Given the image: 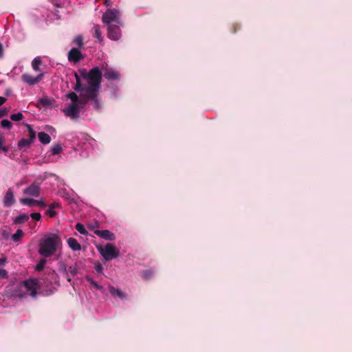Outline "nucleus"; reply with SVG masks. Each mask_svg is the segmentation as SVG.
Segmentation results:
<instances>
[{
	"label": "nucleus",
	"instance_id": "1",
	"mask_svg": "<svg viewBox=\"0 0 352 352\" xmlns=\"http://www.w3.org/2000/svg\"><path fill=\"white\" fill-rule=\"evenodd\" d=\"M76 83L74 89L80 94L78 96L74 92H69L65 97L71 100L63 112L64 115L72 120L79 118L80 111L88 101H91L93 108L99 110L101 107L98 94L101 82V72L94 67L89 72L86 69H80L75 73Z\"/></svg>",
	"mask_w": 352,
	"mask_h": 352
},
{
	"label": "nucleus",
	"instance_id": "2",
	"mask_svg": "<svg viewBox=\"0 0 352 352\" xmlns=\"http://www.w3.org/2000/svg\"><path fill=\"white\" fill-rule=\"evenodd\" d=\"M60 245V238L57 234H50L41 241L38 253L44 257H50L57 251Z\"/></svg>",
	"mask_w": 352,
	"mask_h": 352
},
{
	"label": "nucleus",
	"instance_id": "3",
	"mask_svg": "<svg viewBox=\"0 0 352 352\" xmlns=\"http://www.w3.org/2000/svg\"><path fill=\"white\" fill-rule=\"evenodd\" d=\"M36 279L30 278L20 283L19 285V292H16V296L19 298H23L28 296L34 297L37 290Z\"/></svg>",
	"mask_w": 352,
	"mask_h": 352
},
{
	"label": "nucleus",
	"instance_id": "4",
	"mask_svg": "<svg viewBox=\"0 0 352 352\" xmlns=\"http://www.w3.org/2000/svg\"><path fill=\"white\" fill-rule=\"evenodd\" d=\"M121 14L117 9H107L102 14V21L109 26L114 24H121Z\"/></svg>",
	"mask_w": 352,
	"mask_h": 352
},
{
	"label": "nucleus",
	"instance_id": "5",
	"mask_svg": "<svg viewBox=\"0 0 352 352\" xmlns=\"http://www.w3.org/2000/svg\"><path fill=\"white\" fill-rule=\"evenodd\" d=\"M100 254L104 257V260L109 261L119 256V251L111 243H107L104 247H98Z\"/></svg>",
	"mask_w": 352,
	"mask_h": 352
},
{
	"label": "nucleus",
	"instance_id": "6",
	"mask_svg": "<svg viewBox=\"0 0 352 352\" xmlns=\"http://www.w3.org/2000/svg\"><path fill=\"white\" fill-rule=\"evenodd\" d=\"M122 26L121 24H114L107 26V36L108 38L113 41H118L122 36L120 28Z\"/></svg>",
	"mask_w": 352,
	"mask_h": 352
},
{
	"label": "nucleus",
	"instance_id": "7",
	"mask_svg": "<svg viewBox=\"0 0 352 352\" xmlns=\"http://www.w3.org/2000/svg\"><path fill=\"white\" fill-rule=\"evenodd\" d=\"M96 67L97 68V67ZM98 69L100 71L101 76L103 74L104 77L108 80H119V74L116 71L109 67L107 64L103 65L102 66V69H100L98 67Z\"/></svg>",
	"mask_w": 352,
	"mask_h": 352
},
{
	"label": "nucleus",
	"instance_id": "8",
	"mask_svg": "<svg viewBox=\"0 0 352 352\" xmlns=\"http://www.w3.org/2000/svg\"><path fill=\"white\" fill-rule=\"evenodd\" d=\"M44 73L41 72L36 76H33L30 74H23L21 76L22 80L29 85H34L40 82L43 78Z\"/></svg>",
	"mask_w": 352,
	"mask_h": 352
},
{
	"label": "nucleus",
	"instance_id": "9",
	"mask_svg": "<svg viewBox=\"0 0 352 352\" xmlns=\"http://www.w3.org/2000/svg\"><path fill=\"white\" fill-rule=\"evenodd\" d=\"M41 187L38 184L33 183L23 190V193L26 195L32 197H38L40 195Z\"/></svg>",
	"mask_w": 352,
	"mask_h": 352
},
{
	"label": "nucleus",
	"instance_id": "10",
	"mask_svg": "<svg viewBox=\"0 0 352 352\" xmlns=\"http://www.w3.org/2000/svg\"><path fill=\"white\" fill-rule=\"evenodd\" d=\"M94 233L99 237L106 240L113 241L116 239L115 234L108 230H96L94 231Z\"/></svg>",
	"mask_w": 352,
	"mask_h": 352
},
{
	"label": "nucleus",
	"instance_id": "11",
	"mask_svg": "<svg viewBox=\"0 0 352 352\" xmlns=\"http://www.w3.org/2000/svg\"><path fill=\"white\" fill-rule=\"evenodd\" d=\"M82 58V54L79 50L76 48H72L68 53V59L69 61L78 63Z\"/></svg>",
	"mask_w": 352,
	"mask_h": 352
},
{
	"label": "nucleus",
	"instance_id": "12",
	"mask_svg": "<svg viewBox=\"0 0 352 352\" xmlns=\"http://www.w3.org/2000/svg\"><path fill=\"white\" fill-rule=\"evenodd\" d=\"M15 201V199H14V194H13V192L11 189H9L5 196H4V198H3V206L5 207H10L12 205L14 204Z\"/></svg>",
	"mask_w": 352,
	"mask_h": 352
},
{
	"label": "nucleus",
	"instance_id": "13",
	"mask_svg": "<svg viewBox=\"0 0 352 352\" xmlns=\"http://www.w3.org/2000/svg\"><path fill=\"white\" fill-rule=\"evenodd\" d=\"M67 243L69 248L73 251H79L81 250V245L78 241L73 237L69 238L67 240Z\"/></svg>",
	"mask_w": 352,
	"mask_h": 352
},
{
	"label": "nucleus",
	"instance_id": "14",
	"mask_svg": "<svg viewBox=\"0 0 352 352\" xmlns=\"http://www.w3.org/2000/svg\"><path fill=\"white\" fill-rule=\"evenodd\" d=\"M109 290L111 296L113 297H117L120 299H124L125 298V294L121 290L112 285H109Z\"/></svg>",
	"mask_w": 352,
	"mask_h": 352
},
{
	"label": "nucleus",
	"instance_id": "15",
	"mask_svg": "<svg viewBox=\"0 0 352 352\" xmlns=\"http://www.w3.org/2000/svg\"><path fill=\"white\" fill-rule=\"evenodd\" d=\"M38 138L39 141L43 144H49L51 141L50 136L45 132H39L38 133Z\"/></svg>",
	"mask_w": 352,
	"mask_h": 352
},
{
	"label": "nucleus",
	"instance_id": "16",
	"mask_svg": "<svg viewBox=\"0 0 352 352\" xmlns=\"http://www.w3.org/2000/svg\"><path fill=\"white\" fill-rule=\"evenodd\" d=\"M29 219V215L26 213L20 214L14 219V224H22Z\"/></svg>",
	"mask_w": 352,
	"mask_h": 352
},
{
	"label": "nucleus",
	"instance_id": "17",
	"mask_svg": "<svg viewBox=\"0 0 352 352\" xmlns=\"http://www.w3.org/2000/svg\"><path fill=\"white\" fill-rule=\"evenodd\" d=\"M20 202L25 206H32L33 205L38 204L41 201L35 200L30 198H23L20 200Z\"/></svg>",
	"mask_w": 352,
	"mask_h": 352
},
{
	"label": "nucleus",
	"instance_id": "18",
	"mask_svg": "<svg viewBox=\"0 0 352 352\" xmlns=\"http://www.w3.org/2000/svg\"><path fill=\"white\" fill-rule=\"evenodd\" d=\"M32 142L27 139H22L18 143V148L21 151H24L26 148L29 147Z\"/></svg>",
	"mask_w": 352,
	"mask_h": 352
},
{
	"label": "nucleus",
	"instance_id": "19",
	"mask_svg": "<svg viewBox=\"0 0 352 352\" xmlns=\"http://www.w3.org/2000/svg\"><path fill=\"white\" fill-rule=\"evenodd\" d=\"M85 279L90 283V284L94 287L96 289L100 290L101 292H104V287L102 285H99L97 282L94 280L89 276L87 275L85 276Z\"/></svg>",
	"mask_w": 352,
	"mask_h": 352
},
{
	"label": "nucleus",
	"instance_id": "20",
	"mask_svg": "<svg viewBox=\"0 0 352 352\" xmlns=\"http://www.w3.org/2000/svg\"><path fill=\"white\" fill-rule=\"evenodd\" d=\"M93 29L94 32V36L97 38L99 42H102L103 41V37L102 36L100 26L98 25H95Z\"/></svg>",
	"mask_w": 352,
	"mask_h": 352
},
{
	"label": "nucleus",
	"instance_id": "21",
	"mask_svg": "<svg viewBox=\"0 0 352 352\" xmlns=\"http://www.w3.org/2000/svg\"><path fill=\"white\" fill-rule=\"evenodd\" d=\"M23 236V232L21 229H18L16 233L12 235V240L14 242H19Z\"/></svg>",
	"mask_w": 352,
	"mask_h": 352
},
{
	"label": "nucleus",
	"instance_id": "22",
	"mask_svg": "<svg viewBox=\"0 0 352 352\" xmlns=\"http://www.w3.org/2000/svg\"><path fill=\"white\" fill-rule=\"evenodd\" d=\"M28 130L29 132L28 140L30 142H34L36 138V131L33 129L32 126L30 124L28 125Z\"/></svg>",
	"mask_w": 352,
	"mask_h": 352
},
{
	"label": "nucleus",
	"instance_id": "23",
	"mask_svg": "<svg viewBox=\"0 0 352 352\" xmlns=\"http://www.w3.org/2000/svg\"><path fill=\"white\" fill-rule=\"evenodd\" d=\"M42 61L40 59V58H35L32 62V69L35 71V72H38L40 71V68H39V66L41 65Z\"/></svg>",
	"mask_w": 352,
	"mask_h": 352
},
{
	"label": "nucleus",
	"instance_id": "24",
	"mask_svg": "<svg viewBox=\"0 0 352 352\" xmlns=\"http://www.w3.org/2000/svg\"><path fill=\"white\" fill-rule=\"evenodd\" d=\"M76 229L81 234L87 235L88 234V232H87L85 227L84 226V225L80 223H78L76 225Z\"/></svg>",
	"mask_w": 352,
	"mask_h": 352
},
{
	"label": "nucleus",
	"instance_id": "25",
	"mask_svg": "<svg viewBox=\"0 0 352 352\" xmlns=\"http://www.w3.org/2000/svg\"><path fill=\"white\" fill-rule=\"evenodd\" d=\"M62 151V147L60 144H56L51 148V154L53 155H58Z\"/></svg>",
	"mask_w": 352,
	"mask_h": 352
},
{
	"label": "nucleus",
	"instance_id": "26",
	"mask_svg": "<svg viewBox=\"0 0 352 352\" xmlns=\"http://www.w3.org/2000/svg\"><path fill=\"white\" fill-rule=\"evenodd\" d=\"M74 43H75L79 48L82 47V44H83V39H82V36H80V35H78L76 36L74 41H73Z\"/></svg>",
	"mask_w": 352,
	"mask_h": 352
},
{
	"label": "nucleus",
	"instance_id": "27",
	"mask_svg": "<svg viewBox=\"0 0 352 352\" xmlns=\"http://www.w3.org/2000/svg\"><path fill=\"white\" fill-rule=\"evenodd\" d=\"M46 264V261L45 259H41L38 261V263L35 266V270L40 272L43 270L45 265Z\"/></svg>",
	"mask_w": 352,
	"mask_h": 352
},
{
	"label": "nucleus",
	"instance_id": "28",
	"mask_svg": "<svg viewBox=\"0 0 352 352\" xmlns=\"http://www.w3.org/2000/svg\"><path fill=\"white\" fill-rule=\"evenodd\" d=\"M1 126L2 128L10 129L12 126V123L10 120L4 119L1 121Z\"/></svg>",
	"mask_w": 352,
	"mask_h": 352
},
{
	"label": "nucleus",
	"instance_id": "29",
	"mask_svg": "<svg viewBox=\"0 0 352 352\" xmlns=\"http://www.w3.org/2000/svg\"><path fill=\"white\" fill-rule=\"evenodd\" d=\"M23 115L21 112L13 113L10 116V118L13 121H20L23 119Z\"/></svg>",
	"mask_w": 352,
	"mask_h": 352
},
{
	"label": "nucleus",
	"instance_id": "30",
	"mask_svg": "<svg viewBox=\"0 0 352 352\" xmlns=\"http://www.w3.org/2000/svg\"><path fill=\"white\" fill-rule=\"evenodd\" d=\"M4 138L3 135L0 133V153L1 152H8L9 148L8 146H3Z\"/></svg>",
	"mask_w": 352,
	"mask_h": 352
},
{
	"label": "nucleus",
	"instance_id": "31",
	"mask_svg": "<svg viewBox=\"0 0 352 352\" xmlns=\"http://www.w3.org/2000/svg\"><path fill=\"white\" fill-rule=\"evenodd\" d=\"M94 269L97 273L103 274V267L100 263L96 262L94 263Z\"/></svg>",
	"mask_w": 352,
	"mask_h": 352
},
{
	"label": "nucleus",
	"instance_id": "32",
	"mask_svg": "<svg viewBox=\"0 0 352 352\" xmlns=\"http://www.w3.org/2000/svg\"><path fill=\"white\" fill-rule=\"evenodd\" d=\"M153 274V272L151 270H146L142 272V277L144 279H148Z\"/></svg>",
	"mask_w": 352,
	"mask_h": 352
},
{
	"label": "nucleus",
	"instance_id": "33",
	"mask_svg": "<svg viewBox=\"0 0 352 352\" xmlns=\"http://www.w3.org/2000/svg\"><path fill=\"white\" fill-rule=\"evenodd\" d=\"M30 217H31L33 219H34V220H36V221H39V220L41 219V214H40V213H38V212H34V213H32V214H30Z\"/></svg>",
	"mask_w": 352,
	"mask_h": 352
},
{
	"label": "nucleus",
	"instance_id": "34",
	"mask_svg": "<svg viewBox=\"0 0 352 352\" xmlns=\"http://www.w3.org/2000/svg\"><path fill=\"white\" fill-rule=\"evenodd\" d=\"M8 277V272L5 269L0 268V278H6Z\"/></svg>",
	"mask_w": 352,
	"mask_h": 352
},
{
	"label": "nucleus",
	"instance_id": "35",
	"mask_svg": "<svg viewBox=\"0 0 352 352\" xmlns=\"http://www.w3.org/2000/svg\"><path fill=\"white\" fill-rule=\"evenodd\" d=\"M77 269L75 267H69L68 268V273L71 274L72 275H75L77 274Z\"/></svg>",
	"mask_w": 352,
	"mask_h": 352
},
{
	"label": "nucleus",
	"instance_id": "36",
	"mask_svg": "<svg viewBox=\"0 0 352 352\" xmlns=\"http://www.w3.org/2000/svg\"><path fill=\"white\" fill-rule=\"evenodd\" d=\"M47 214H49L50 217H54L55 215V212L54 211L53 208H50L48 210H47Z\"/></svg>",
	"mask_w": 352,
	"mask_h": 352
},
{
	"label": "nucleus",
	"instance_id": "37",
	"mask_svg": "<svg viewBox=\"0 0 352 352\" xmlns=\"http://www.w3.org/2000/svg\"><path fill=\"white\" fill-rule=\"evenodd\" d=\"M3 49L2 44L0 43V57H3Z\"/></svg>",
	"mask_w": 352,
	"mask_h": 352
},
{
	"label": "nucleus",
	"instance_id": "38",
	"mask_svg": "<svg viewBox=\"0 0 352 352\" xmlns=\"http://www.w3.org/2000/svg\"><path fill=\"white\" fill-rule=\"evenodd\" d=\"M6 262V259L5 258H0V265H3Z\"/></svg>",
	"mask_w": 352,
	"mask_h": 352
},
{
	"label": "nucleus",
	"instance_id": "39",
	"mask_svg": "<svg viewBox=\"0 0 352 352\" xmlns=\"http://www.w3.org/2000/svg\"><path fill=\"white\" fill-rule=\"evenodd\" d=\"M6 102V98L3 97H0V106H1Z\"/></svg>",
	"mask_w": 352,
	"mask_h": 352
},
{
	"label": "nucleus",
	"instance_id": "40",
	"mask_svg": "<svg viewBox=\"0 0 352 352\" xmlns=\"http://www.w3.org/2000/svg\"><path fill=\"white\" fill-rule=\"evenodd\" d=\"M6 115V111L0 110V118Z\"/></svg>",
	"mask_w": 352,
	"mask_h": 352
},
{
	"label": "nucleus",
	"instance_id": "41",
	"mask_svg": "<svg viewBox=\"0 0 352 352\" xmlns=\"http://www.w3.org/2000/svg\"><path fill=\"white\" fill-rule=\"evenodd\" d=\"M41 201L42 202H40L38 205H41V206H45V203L43 202V200H41Z\"/></svg>",
	"mask_w": 352,
	"mask_h": 352
},
{
	"label": "nucleus",
	"instance_id": "42",
	"mask_svg": "<svg viewBox=\"0 0 352 352\" xmlns=\"http://www.w3.org/2000/svg\"><path fill=\"white\" fill-rule=\"evenodd\" d=\"M58 204H53L50 208H53L54 207L58 206Z\"/></svg>",
	"mask_w": 352,
	"mask_h": 352
},
{
	"label": "nucleus",
	"instance_id": "43",
	"mask_svg": "<svg viewBox=\"0 0 352 352\" xmlns=\"http://www.w3.org/2000/svg\"><path fill=\"white\" fill-rule=\"evenodd\" d=\"M105 4H106L107 6H110V3L109 2V1H105Z\"/></svg>",
	"mask_w": 352,
	"mask_h": 352
},
{
	"label": "nucleus",
	"instance_id": "44",
	"mask_svg": "<svg viewBox=\"0 0 352 352\" xmlns=\"http://www.w3.org/2000/svg\"><path fill=\"white\" fill-rule=\"evenodd\" d=\"M2 235H3L4 237H6L7 233H5V232H3L2 233Z\"/></svg>",
	"mask_w": 352,
	"mask_h": 352
},
{
	"label": "nucleus",
	"instance_id": "45",
	"mask_svg": "<svg viewBox=\"0 0 352 352\" xmlns=\"http://www.w3.org/2000/svg\"><path fill=\"white\" fill-rule=\"evenodd\" d=\"M2 235H3L4 237H6L7 233H5V232H3L2 233Z\"/></svg>",
	"mask_w": 352,
	"mask_h": 352
}]
</instances>
